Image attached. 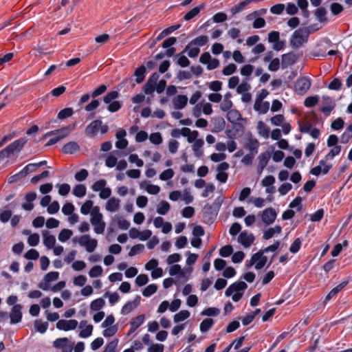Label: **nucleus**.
<instances>
[{"label":"nucleus","instance_id":"nucleus-16","mask_svg":"<svg viewBox=\"0 0 352 352\" xmlns=\"http://www.w3.org/2000/svg\"><path fill=\"white\" fill-rule=\"evenodd\" d=\"M298 60V56L294 52L285 54L282 56L281 66L283 69L294 65Z\"/></svg>","mask_w":352,"mask_h":352},{"label":"nucleus","instance_id":"nucleus-46","mask_svg":"<svg viewBox=\"0 0 352 352\" xmlns=\"http://www.w3.org/2000/svg\"><path fill=\"white\" fill-rule=\"evenodd\" d=\"M93 201L91 200H87L80 208V212L85 215L88 214L91 208H93Z\"/></svg>","mask_w":352,"mask_h":352},{"label":"nucleus","instance_id":"nucleus-38","mask_svg":"<svg viewBox=\"0 0 352 352\" xmlns=\"http://www.w3.org/2000/svg\"><path fill=\"white\" fill-rule=\"evenodd\" d=\"M271 157V153L268 151H265L258 157V164L267 166V163Z\"/></svg>","mask_w":352,"mask_h":352},{"label":"nucleus","instance_id":"nucleus-41","mask_svg":"<svg viewBox=\"0 0 352 352\" xmlns=\"http://www.w3.org/2000/svg\"><path fill=\"white\" fill-rule=\"evenodd\" d=\"M73 232L69 229H63L58 234V240L61 242H65L71 238Z\"/></svg>","mask_w":352,"mask_h":352},{"label":"nucleus","instance_id":"nucleus-23","mask_svg":"<svg viewBox=\"0 0 352 352\" xmlns=\"http://www.w3.org/2000/svg\"><path fill=\"white\" fill-rule=\"evenodd\" d=\"M43 243L48 248L52 249L56 243V238L54 235L50 234L48 231L43 232Z\"/></svg>","mask_w":352,"mask_h":352},{"label":"nucleus","instance_id":"nucleus-44","mask_svg":"<svg viewBox=\"0 0 352 352\" xmlns=\"http://www.w3.org/2000/svg\"><path fill=\"white\" fill-rule=\"evenodd\" d=\"M157 290V286L155 284H151L146 287L143 292L142 294L144 296L149 297L153 294H155Z\"/></svg>","mask_w":352,"mask_h":352},{"label":"nucleus","instance_id":"nucleus-32","mask_svg":"<svg viewBox=\"0 0 352 352\" xmlns=\"http://www.w3.org/2000/svg\"><path fill=\"white\" fill-rule=\"evenodd\" d=\"M170 204L166 201H162L157 206V212L162 215H165L170 210Z\"/></svg>","mask_w":352,"mask_h":352},{"label":"nucleus","instance_id":"nucleus-19","mask_svg":"<svg viewBox=\"0 0 352 352\" xmlns=\"http://www.w3.org/2000/svg\"><path fill=\"white\" fill-rule=\"evenodd\" d=\"M80 151V146L79 144L74 141L69 142L68 143L65 144L62 149L61 151L64 154H69L72 155L76 153V152Z\"/></svg>","mask_w":352,"mask_h":352},{"label":"nucleus","instance_id":"nucleus-59","mask_svg":"<svg viewBox=\"0 0 352 352\" xmlns=\"http://www.w3.org/2000/svg\"><path fill=\"white\" fill-rule=\"evenodd\" d=\"M24 256L29 260H36L39 257V253L35 249H30L25 254Z\"/></svg>","mask_w":352,"mask_h":352},{"label":"nucleus","instance_id":"nucleus-51","mask_svg":"<svg viewBox=\"0 0 352 352\" xmlns=\"http://www.w3.org/2000/svg\"><path fill=\"white\" fill-rule=\"evenodd\" d=\"M144 250V245L142 244H137L133 245L129 252V256H133L138 254L141 253Z\"/></svg>","mask_w":352,"mask_h":352},{"label":"nucleus","instance_id":"nucleus-7","mask_svg":"<svg viewBox=\"0 0 352 352\" xmlns=\"http://www.w3.org/2000/svg\"><path fill=\"white\" fill-rule=\"evenodd\" d=\"M68 129V127H64L61 129L50 131L47 133V135H57L54 138H51L47 143L46 144V146H52L55 144H56L58 142H59L63 138L67 137L68 135V132L66 131Z\"/></svg>","mask_w":352,"mask_h":352},{"label":"nucleus","instance_id":"nucleus-25","mask_svg":"<svg viewBox=\"0 0 352 352\" xmlns=\"http://www.w3.org/2000/svg\"><path fill=\"white\" fill-rule=\"evenodd\" d=\"M146 73V69L144 65H141L138 67L134 73V75L136 76L135 82L138 84L142 82L145 78Z\"/></svg>","mask_w":352,"mask_h":352},{"label":"nucleus","instance_id":"nucleus-11","mask_svg":"<svg viewBox=\"0 0 352 352\" xmlns=\"http://www.w3.org/2000/svg\"><path fill=\"white\" fill-rule=\"evenodd\" d=\"M22 308L23 307L20 304L15 305L12 307L10 314L11 324H17L21 322L22 318Z\"/></svg>","mask_w":352,"mask_h":352},{"label":"nucleus","instance_id":"nucleus-30","mask_svg":"<svg viewBox=\"0 0 352 352\" xmlns=\"http://www.w3.org/2000/svg\"><path fill=\"white\" fill-rule=\"evenodd\" d=\"M270 108V102H263L261 101L258 102V105H256V100H255L254 104V109L256 111L260 112L261 113L265 114L266 113Z\"/></svg>","mask_w":352,"mask_h":352},{"label":"nucleus","instance_id":"nucleus-50","mask_svg":"<svg viewBox=\"0 0 352 352\" xmlns=\"http://www.w3.org/2000/svg\"><path fill=\"white\" fill-rule=\"evenodd\" d=\"M246 6H248V3H246V1L245 0L243 1L240 2L237 5L233 6L230 9V12H231L232 15H235L236 14L241 12L245 8V7Z\"/></svg>","mask_w":352,"mask_h":352},{"label":"nucleus","instance_id":"nucleus-14","mask_svg":"<svg viewBox=\"0 0 352 352\" xmlns=\"http://www.w3.org/2000/svg\"><path fill=\"white\" fill-rule=\"evenodd\" d=\"M211 124L212 126L211 131L217 133L222 131L225 129L226 121L223 117L217 116L212 118Z\"/></svg>","mask_w":352,"mask_h":352},{"label":"nucleus","instance_id":"nucleus-12","mask_svg":"<svg viewBox=\"0 0 352 352\" xmlns=\"http://www.w3.org/2000/svg\"><path fill=\"white\" fill-rule=\"evenodd\" d=\"M276 216V210L272 208H268L263 211L261 219L265 224L270 225L274 222Z\"/></svg>","mask_w":352,"mask_h":352},{"label":"nucleus","instance_id":"nucleus-13","mask_svg":"<svg viewBox=\"0 0 352 352\" xmlns=\"http://www.w3.org/2000/svg\"><path fill=\"white\" fill-rule=\"evenodd\" d=\"M56 328L60 330L69 331L73 330L78 326V321L76 320H59L56 323Z\"/></svg>","mask_w":352,"mask_h":352},{"label":"nucleus","instance_id":"nucleus-64","mask_svg":"<svg viewBox=\"0 0 352 352\" xmlns=\"http://www.w3.org/2000/svg\"><path fill=\"white\" fill-rule=\"evenodd\" d=\"M148 282V277L146 274H142L137 276L135 283L140 286H144Z\"/></svg>","mask_w":352,"mask_h":352},{"label":"nucleus","instance_id":"nucleus-3","mask_svg":"<svg viewBox=\"0 0 352 352\" xmlns=\"http://www.w3.org/2000/svg\"><path fill=\"white\" fill-rule=\"evenodd\" d=\"M78 243L80 245L85 247L88 252H92L97 247L98 241L91 239L89 234H84L79 238Z\"/></svg>","mask_w":352,"mask_h":352},{"label":"nucleus","instance_id":"nucleus-33","mask_svg":"<svg viewBox=\"0 0 352 352\" xmlns=\"http://www.w3.org/2000/svg\"><path fill=\"white\" fill-rule=\"evenodd\" d=\"M190 316V314L188 310H182L174 316L173 320L175 323H177L186 320Z\"/></svg>","mask_w":352,"mask_h":352},{"label":"nucleus","instance_id":"nucleus-1","mask_svg":"<svg viewBox=\"0 0 352 352\" xmlns=\"http://www.w3.org/2000/svg\"><path fill=\"white\" fill-rule=\"evenodd\" d=\"M310 28H300L294 32L290 40V45L293 48H298L308 41L311 34Z\"/></svg>","mask_w":352,"mask_h":352},{"label":"nucleus","instance_id":"nucleus-55","mask_svg":"<svg viewBox=\"0 0 352 352\" xmlns=\"http://www.w3.org/2000/svg\"><path fill=\"white\" fill-rule=\"evenodd\" d=\"M174 176V171L171 168L166 169L164 170L160 175V179L162 181H167L171 179Z\"/></svg>","mask_w":352,"mask_h":352},{"label":"nucleus","instance_id":"nucleus-24","mask_svg":"<svg viewBox=\"0 0 352 352\" xmlns=\"http://www.w3.org/2000/svg\"><path fill=\"white\" fill-rule=\"evenodd\" d=\"M188 102V98L185 95H178L173 100L175 108L177 109H182Z\"/></svg>","mask_w":352,"mask_h":352},{"label":"nucleus","instance_id":"nucleus-61","mask_svg":"<svg viewBox=\"0 0 352 352\" xmlns=\"http://www.w3.org/2000/svg\"><path fill=\"white\" fill-rule=\"evenodd\" d=\"M109 104L107 109L112 113L118 111L122 107V103L120 101L115 100Z\"/></svg>","mask_w":352,"mask_h":352},{"label":"nucleus","instance_id":"nucleus-63","mask_svg":"<svg viewBox=\"0 0 352 352\" xmlns=\"http://www.w3.org/2000/svg\"><path fill=\"white\" fill-rule=\"evenodd\" d=\"M75 210L74 206L72 203H66L62 208V212L65 215L72 214Z\"/></svg>","mask_w":352,"mask_h":352},{"label":"nucleus","instance_id":"nucleus-2","mask_svg":"<svg viewBox=\"0 0 352 352\" xmlns=\"http://www.w3.org/2000/svg\"><path fill=\"white\" fill-rule=\"evenodd\" d=\"M218 212L216 209L206 204L204 208L202 221L204 223L210 225L215 221Z\"/></svg>","mask_w":352,"mask_h":352},{"label":"nucleus","instance_id":"nucleus-6","mask_svg":"<svg viewBox=\"0 0 352 352\" xmlns=\"http://www.w3.org/2000/svg\"><path fill=\"white\" fill-rule=\"evenodd\" d=\"M311 87V81L307 77L298 78L295 83V91L298 94H305Z\"/></svg>","mask_w":352,"mask_h":352},{"label":"nucleus","instance_id":"nucleus-17","mask_svg":"<svg viewBox=\"0 0 352 352\" xmlns=\"http://www.w3.org/2000/svg\"><path fill=\"white\" fill-rule=\"evenodd\" d=\"M263 254V251L259 250L258 252L253 254L254 260L256 262V270H258L262 269L267 263V256H264Z\"/></svg>","mask_w":352,"mask_h":352},{"label":"nucleus","instance_id":"nucleus-42","mask_svg":"<svg viewBox=\"0 0 352 352\" xmlns=\"http://www.w3.org/2000/svg\"><path fill=\"white\" fill-rule=\"evenodd\" d=\"M214 321L212 318H206L200 324V331L201 332L208 331L213 325Z\"/></svg>","mask_w":352,"mask_h":352},{"label":"nucleus","instance_id":"nucleus-39","mask_svg":"<svg viewBox=\"0 0 352 352\" xmlns=\"http://www.w3.org/2000/svg\"><path fill=\"white\" fill-rule=\"evenodd\" d=\"M298 124L299 125V131L301 133H309L313 126L311 121H307V120H306L305 122L298 120Z\"/></svg>","mask_w":352,"mask_h":352},{"label":"nucleus","instance_id":"nucleus-31","mask_svg":"<svg viewBox=\"0 0 352 352\" xmlns=\"http://www.w3.org/2000/svg\"><path fill=\"white\" fill-rule=\"evenodd\" d=\"M180 26L181 25L179 24H178V25H175L170 26V27L164 29V30H162L161 32V33L156 38V41H159L162 40L163 38H164L167 35L170 34V33H172L175 30L179 29L180 28Z\"/></svg>","mask_w":352,"mask_h":352},{"label":"nucleus","instance_id":"nucleus-28","mask_svg":"<svg viewBox=\"0 0 352 352\" xmlns=\"http://www.w3.org/2000/svg\"><path fill=\"white\" fill-rule=\"evenodd\" d=\"M204 144V140L202 139H198V140H196V141L195 142V143L192 145V150L195 153V155L196 157H197L199 158L202 157V155L204 154L203 151L201 149V148L203 146Z\"/></svg>","mask_w":352,"mask_h":352},{"label":"nucleus","instance_id":"nucleus-40","mask_svg":"<svg viewBox=\"0 0 352 352\" xmlns=\"http://www.w3.org/2000/svg\"><path fill=\"white\" fill-rule=\"evenodd\" d=\"M119 97V93L117 91H111L108 92L104 97L103 101L106 104H109Z\"/></svg>","mask_w":352,"mask_h":352},{"label":"nucleus","instance_id":"nucleus-35","mask_svg":"<svg viewBox=\"0 0 352 352\" xmlns=\"http://www.w3.org/2000/svg\"><path fill=\"white\" fill-rule=\"evenodd\" d=\"M73 194L77 197H82L86 195V187L84 184H77L73 189Z\"/></svg>","mask_w":352,"mask_h":352},{"label":"nucleus","instance_id":"nucleus-49","mask_svg":"<svg viewBox=\"0 0 352 352\" xmlns=\"http://www.w3.org/2000/svg\"><path fill=\"white\" fill-rule=\"evenodd\" d=\"M103 270L100 265L94 266L89 272V275L91 278L98 277L102 275Z\"/></svg>","mask_w":352,"mask_h":352},{"label":"nucleus","instance_id":"nucleus-57","mask_svg":"<svg viewBox=\"0 0 352 352\" xmlns=\"http://www.w3.org/2000/svg\"><path fill=\"white\" fill-rule=\"evenodd\" d=\"M89 175V173L86 169H81L80 171L75 174V179L78 182H82L85 180Z\"/></svg>","mask_w":352,"mask_h":352},{"label":"nucleus","instance_id":"nucleus-47","mask_svg":"<svg viewBox=\"0 0 352 352\" xmlns=\"http://www.w3.org/2000/svg\"><path fill=\"white\" fill-rule=\"evenodd\" d=\"M258 129L259 130V133L265 138H267L270 135V128L266 126V124L262 122L259 121L258 123Z\"/></svg>","mask_w":352,"mask_h":352},{"label":"nucleus","instance_id":"nucleus-58","mask_svg":"<svg viewBox=\"0 0 352 352\" xmlns=\"http://www.w3.org/2000/svg\"><path fill=\"white\" fill-rule=\"evenodd\" d=\"M318 102V96H309L304 102V104L306 107H313Z\"/></svg>","mask_w":352,"mask_h":352},{"label":"nucleus","instance_id":"nucleus-9","mask_svg":"<svg viewBox=\"0 0 352 352\" xmlns=\"http://www.w3.org/2000/svg\"><path fill=\"white\" fill-rule=\"evenodd\" d=\"M248 288V285L243 281H238L230 285L226 290V296H231L234 292H243Z\"/></svg>","mask_w":352,"mask_h":352},{"label":"nucleus","instance_id":"nucleus-36","mask_svg":"<svg viewBox=\"0 0 352 352\" xmlns=\"http://www.w3.org/2000/svg\"><path fill=\"white\" fill-rule=\"evenodd\" d=\"M228 34L232 39H236L237 38V43L241 44L243 43V40L242 38H240L238 37L241 35V31L239 29L236 28H232L230 30H228Z\"/></svg>","mask_w":352,"mask_h":352},{"label":"nucleus","instance_id":"nucleus-53","mask_svg":"<svg viewBox=\"0 0 352 352\" xmlns=\"http://www.w3.org/2000/svg\"><path fill=\"white\" fill-rule=\"evenodd\" d=\"M107 185V182L104 179H101L96 182L93 185L91 188L94 191L98 192L102 190L105 186Z\"/></svg>","mask_w":352,"mask_h":352},{"label":"nucleus","instance_id":"nucleus-5","mask_svg":"<svg viewBox=\"0 0 352 352\" xmlns=\"http://www.w3.org/2000/svg\"><path fill=\"white\" fill-rule=\"evenodd\" d=\"M53 346L56 349H61L62 352H72L74 342H70L67 338H60L54 341Z\"/></svg>","mask_w":352,"mask_h":352},{"label":"nucleus","instance_id":"nucleus-27","mask_svg":"<svg viewBox=\"0 0 352 352\" xmlns=\"http://www.w3.org/2000/svg\"><path fill=\"white\" fill-rule=\"evenodd\" d=\"M227 119L231 123H234L242 119L241 114L236 109H231L227 113Z\"/></svg>","mask_w":352,"mask_h":352},{"label":"nucleus","instance_id":"nucleus-15","mask_svg":"<svg viewBox=\"0 0 352 352\" xmlns=\"http://www.w3.org/2000/svg\"><path fill=\"white\" fill-rule=\"evenodd\" d=\"M102 121L100 120H95L88 124L85 129V134L89 137H94L98 133L100 126H101Z\"/></svg>","mask_w":352,"mask_h":352},{"label":"nucleus","instance_id":"nucleus-52","mask_svg":"<svg viewBox=\"0 0 352 352\" xmlns=\"http://www.w3.org/2000/svg\"><path fill=\"white\" fill-rule=\"evenodd\" d=\"M290 208H297L298 211H300L302 208V198L297 196L289 205Z\"/></svg>","mask_w":352,"mask_h":352},{"label":"nucleus","instance_id":"nucleus-37","mask_svg":"<svg viewBox=\"0 0 352 352\" xmlns=\"http://www.w3.org/2000/svg\"><path fill=\"white\" fill-rule=\"evenodd\" d=\"M48 327L47 322H42L40 320H36L34 322V328L35 329L41 333H44Z\"/></svg>","mask_w":352,"mask_h":352},{"label":"nucleus","instance_id":"nucleus-8","mask_svg":"<svg viewBox=\"0 0 352 352\" xmlns=\"http://www.w3.org/2000/svg\"><path fill=\"white\" fill-rule=\"evenodd\" d=\"M102 214H98L91 217L90 221L94 227V231L96 234H102L104 231L106 224L102 221Z\"/></svg>","mask_w":352,"mask_h":352},{"label":"nucleus","instance_id":"nucleus-43","mask_svg":"<svg viewBox=\"0 0 352 352\" xmlns=\"http://www.w3.org/2000/svg\"><path fill=\"white\" fill-rule=\"evenodd\" d=\"M74 113V111L72 108L67 107L60 110L58 113V118L60 120H63L67 118L71 117Z\"/></svg>","mask_w":352,"mask_h":352},{"label":"nucleus","instance_id":"nucleus-34","mask_svg":"<svg viewBox=\"0 0 352 352\" xmlns=\"http://www.w3.org/2000/svg\"><path fill=\"white\" fill-rule=\"evenodd\" d=\"M105 305V301L102 298H98L93 300L90 304L91 311H98Z\"/></svg>","mask_w":352,"mask_h":352},{"label":"nucleus","instance_id":"nucleus-4","mask_svg":"<svg viewBox=\"0 0 352 352\" xmlns=\"http://www.w3.org/2000/svg\"><path fill=\"white\" fill-rule=\"evenodd\" d=\"M28 140L25 138H21L6 146V151L10 155L19 153L23 148Z\"/></svg>","mask_w":352,"mask_h":352},{"label":"nucleus","instance_id":"nucleus-48","mask_svg":"<svg viewBox=\"0 0 352 352\" xmlns=\"http://www.w3.org/2000/svg\"><path fill=\"white\" fill-rule=\"evenodd\" d=\"M232 252H233V248L231 245H226L225 246H223L219 250V254L222 257H228L229 256H230L232 254Z\"/></svg>","mask_w":352,"mask_h":352},{"label":"nucleus","instance_id":"nucleus-21","mask_svg":"<svg viewBox=\"0 0 352 352\" xmlns=\"http://www.w3.org/2000/svg\"><path fill=\"white\" fill-rule=\"evenodd\" d=\"M244 147L250 151V153L256 155L258 151L259 142L257 139L250 138L245 143Z\"/></svg>","mask_w":352,"mask_h":352},{"label":"nucleus","instance_id":"nucleus-45","mask_svg":"<svg viewBox=\"0 0 352 352\" xmlns=\"http://www.w3.org/2000/svg\"><path fill=\"white\" fill-rule=\"evenodd\" d=\"M315 14L320 22H326L327 21V19L325 16L327 14V10L324 7L318 8Z\"/></svg>","mask_w":352,"mask_h":352},{"label":"nucleus","instance_id":"nucleus-20","mask_svg":"<svg viewBox=\"0 0 352 352\" xmlns=\"http://www.w3.org/2000/svg\"><path fill=\"white\" fill-rule=\"evenodd\" d=\"M323 100L325 101L327 106L322 107L320 110L326 116H329L332 111V110L336 107L335 102L332 100V98L329 96H323Z\"/></svg>","mask_w":352,"mask_h":352},{"label":"nucleus","instance_id":"nucleus-22","mask_svg":"<svg viewBox=\"0 0 352 352\" xmlns=\"http://www.w3.org/2000/svg\"><path fill=\"white\" fill-rule=\"evenodd\" d=\"M348 284V281H343L338 285L333 288L329 294L326 296L324 302H327L330 300L333 296H336L344 287Z\"/></svg>","mask_w":352,"mask_h":352},{"label":"nucleus","instance_id":"nucleus-60","mask_svg":"<svg viewBox=\"0 0 352 352\" xmlns=\"http://www.w3.org/2000/svg\"><path fill=\"white\" fill-rule=\"evenodd\" d=\"M236 70V66L234 63H230L226 66L222 70V73L225 76H230L234 73Z\"/></svg>","mask_w":352,"mask_h":352},{"label":"nucleus","instance_id":"nucleus-62","mask_svg":"<svg viewBox=\"0 0 352 352\" xmlns=\"http://www.w3.org/2000/svg\"><path fill=\"white\" fill-rule=\"evenodd\" d=\"M144 320H145L144 315L140 314V315L138 316L137 317H135V318H133L131 321L130 324H132L133 326L138 328L143 324Z\"/></svg>","mask_w":352,"mask_h":352},{"label":"nucleus","instance_id":"nucleus-54","mask_svg":"<svg viewBox=\"0 0 352 352\" xmlns=\"http://www.w3.org/2000/svg\"><path fill=\"white\" fill-rule=\"evenodd\" d=\"M341 152V146H336L325 155L326 160H332Z\"/></svg>","mask_w":352,"mask_h":352},{"label":"nucleus","instance_id":"nucleus-10","mask_svg":"<svg viewBox=\"0 0 352 352\" xmlns=\"http://www.w3.org/2000/svg\"><path fill=\"white\" fill-rule=\"evenodd\" d=\"M255 237L253 234H248L246 231L241 232L238 236V242L244 248H249L254 243Z\"/></svg>","mask_w":352,"mask_h":352},{"label":"nucleus","instance_id":"nucleus-29","mask_svg":"<svg viewBox=\"0 0 352 352\" xmlns=\"http://www.w3.org/2000/svg\"><path fill=\"white\" fill-rule=\"evenodd\" d=\"M204 7V5H200L193 8L184 15V19L186 21H190V19H193L201 12Z\"/></svg>","mask_w":352,"mask_h":352},{"label":"nucleus","instance_id":"nucleus-18","mask_svg":"<svg viewBox=\"0 0 352 352\" xmlns=\"http://www.w3.org/2000/svg\"><path fill=\"white\" fill-rule=\"evenodd\" d=\"M208 42V37L206 35H201L192 40L184 49L182 53L186 52L191 46H204Z\"/></svg>","mask_w":352,"mask_h":352},{"label":"nucleus","instance_id":"nucleus-56","mask_svg":"<svg viewBox=\"0 0 352 352\" xmlns=\"http://www.w3.org/2000/svg\"><path fill=\"white\" fill-rule=\"evenodd\" d=\"M118 340L115 339L109 342L104 348L102 352H116V349L118 346Z\"/></svg>","mask_w":352,"mask_h":352},{"label":"nucleus","instance_id":"nucleus-26","mask_svg":"<svg viewBox=\"0 0 352 352\" xmlns=\"http://www.w3.org/2000/svg\"><path fill=\"white\" fill-rule=\"evenodd\" d=\"M120 200L115 197L110 198L106 204V210L109 212H115L118 210Z\"/></svg>","mask_w":352,"mask_h":352}]
</instances>
